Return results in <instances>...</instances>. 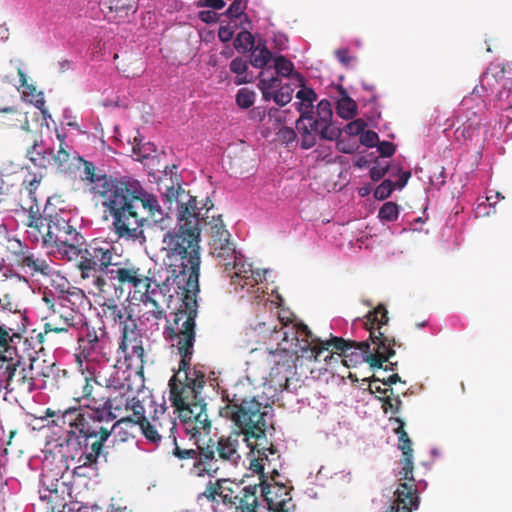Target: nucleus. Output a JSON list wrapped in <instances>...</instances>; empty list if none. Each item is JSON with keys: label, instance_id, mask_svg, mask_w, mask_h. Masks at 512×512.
<instances>
[{"label": "nucleus", "instance_id": "nucleus-36", "mask_svg": "<svg viewBox=\"0 0 512 512\" xmlns=\"http://www.w3.org/2000/svg\"><path fill=\"white\" fill-rule=\"evenodd\" d=\"M192 198L195 199V201H197V198L195 196H192L190 195ZM197 204V202H195ZM214 207V204L213 202L209 199V198H206L205 200V203L203 204V206L201 208H199L197 205H196V212H199L200 213V225L201 224H204V225H209L210 228L212 229V225H214L216 223V220L218 219H222L221 218V215H218L217 217H215L214 215L212 216H209L208 213L210 212L211 209H213Z\"/></svg>", "mask_w": 512, "mask_h": 512}, {"label": "nucleus", "instance_id": "nucleus-51", "mask_svg": "<svg viewBox=\"0 0 512 512\" xmlns=\"http://www.w3.org/2000/svg\"><path fill=\"white\" fill-rule=\"evenodd\" d=\"M133 152L142 159H148L156 152V146L150 142L144 144L139 142L133 146Z\"/></svg>", "mask_w": 512, "mask_h": 512}, {"label": "nucleus", "instance_id": "nucleus-57", "mask_svg": "<svg viewBox=\"0 0 512 512\" xmlns=\"http://www.w3.org/2000/svg\"><path fill=\"white\" fill-rule=\"evenodd\" d=\"M277 136H278V139L289 145L290 143H293L295 142L296 138H297V134L296 132L294 131L293 128L291 127H287V126H284L282 127L278 133H277Z\"/></svg>", "mask_w": 512, "mask_h": 512}, {"label": "nucleus", "instance_id": "nucleus-64", "mask_svg": "<svg viewBox=\"0 0 512 512\" xmlns=\"http://www.w3.org/2000/svg\"><path fill=\"white\" fill-rule=\"evenodd\" d=\"M106 512H132L122 501L112 499Z\"/></svg>", "mask_w": 512, "mask_h": 512}, {"label": "nucleus", "instance_id": "nucleus-40", "mask_svg": "<svg viewBox=\"0 0 512 512\" xmlns=\"http://www.w3.org/2000/svg\"><path fill=\"white\" fill-rule=\"evenodd\" d=\"M295 107L300 114V117L296 120V125H300L304 133L308 134L306 128L304 127V122L310 115L316 113V110L314 109V104L309 105V103L306 102H296Z\"/></svg>", "mask_w": 512, "mask_h": 512}, {"label": "nucleus", "instance_id": "nucleus-60", "mask_svg": "<svg viewBox=\"0 0 512 512\" xmlns=\"http://www.w3.org/2000/svg\"><path fill=\"white\" fill-rule=\"evenodd\" d=\"M247 69V62L240 57L233 59L230 63V70L237 75H243Z\"/></svg>", "mask_w": 512, "mask_h": 512}, {"label": "nucleus", "instance_id": "nucleus-42", "mask_svg": "<svg viewBox=\"0 0 512 512\" xmlns=\"http://www.w3.org/2000/svg\"><path fill=\"white\" fill-rule=\"evenodd\" d=\"M234 46L237 51L251 50L254 46V37L249 31H241L235 38Z\"/></svg>", "mask_w": 512, "mask_h": 512}, {"label": "nucleus", "instance_id": "nucleus-50", "mask_svg": "<svg viewBox=\"0 0 512 512\" xmlns=\"http://www.w3.org/2000/svg\"><path fill=\"white\" fill-rule=\"evenodd\" d=\"M395 187V183L391 180H384L380 185L376 187L374 190V197L378 200H385L388 198L393 192Z\"/></svg>", "mask_w": 512, "mask_h": 512}, {"label": "nucleus", "instance_id": "nucleus-38", "mask_svg": "<svg viewBox=\"0 0 512 512\" xmlns=\"http://www.w3.org/2000/svg\"><path fill=\"white\" fill-rule=\"evenodd\" d=\"M295 76L302 86V89L296 93V98L299 99V102H306L309 103V105L314 104L317 100L316 92L312 88L305 86L304 78L299 73H296Z\"/></svg>", "mask_w": 512, "mask_h": 512}, {"label": "nucleus", "instance_id": "nucleus-49", "mask_svg": "<svg viewBox=\"0 0 512 512\" xmlns=\"http://www.w3.org/2000/svg\"><path fill=\"white\" fill-rule=\"evenodd\" d=\"M51 149L38 150V145L34 142V166L41 168H47L49 165H53V159L48 158V152Z\"/></svg>", "mask_w": 512, "mask_h": 512}, {"label": "nucleus", "instance_id": "nucleus-34", "mask_svg": "<svg viewBox=\"0 0 512 512\" xmlns=\"http://www.w3.org/2000/svg\"><path fill=\"white\" fill-rule=\"evenodd\" d=\"M14 244H12L13 252L17 256L21 257V262L28 268H32V253L30 246L26 241H21L18 238H14Z\"/></svg>", "mask_w": 512, "mask_h": 512}, {"label": "nucleus", "instance_id": "nucleus-15", "mask_svg": "<svg viewBox=\"0 0 512 512\" xmlns=\"http://www.w3.org/2000/svg\"><path fill=\"white\" fill-rule=\"evenodd\" d=\"M118 354H123L127 367L133 365L142 368L145 361V351L143 347V337L137 329L136 322H128L121 331V342L119 344Z\"/></svg>", "mask_w": 512, "mask_h": 512}, {"label": "nucleus", "instance_id": "nucleus-45", "mask_svg": "<svg viewBox=\"0 0 512 512\" xmlns=\"http://www.w3.org/2000/svg\"><path fill=\"white\" fill-rule=\"evenodd\" d=\"M274 66L276 69V73L283 77H289L293 73V63L282 55L275 58Z\"/></svg>", "mask_w": 512, "mask_h": 512}, {"label": "nucleus", "instance_id": "nucleus-41", "mask_svg": "<svg viewBox=\"0 0 512 512\" xmlns=\"http://www.w3.org/2000/svg\"><path fill=\"white\" fill-rule=\"evenodd\" d=\"M63 300L73 306H77L76 310L79 311L80 306L85 304L87 298L81 289L73 287L67 290L66 294L63 296Z\"/></svg>", "mask_w": 512, "mask_h": 512}, {"label": "nucleus", "instance_id": "nucleus-14", "mask_svg": "<svg viewBox=\"0 0 512 512\" xmlns=\"http://www.w3.org/2000/svg\"><path fill=\"white\" fill-rule=\"evenodd\" d=\"M104 335V331L99 335L98 331L89 324L77 333V347L74 356L78 370H82L85 365L96 366L97 355L104 349Z\"/></svg>", "mask_w": 512, "mask_h": 512}, {"label": "nucleus", "instance_id": "nucleus-52", "mask_svg": "<svg viewBox=\"0 0 512 512\" xmlns=\"http://www.w3.org/2000/svg\"><path fill=\"white\" fill-rule=\"evenodd\" d=\"M379 399L382 401V408L385 413H387L388 410H392L393 413H395V414L400 411L402 401L400 400L399 396L392 398L391 394H390V395L381 397Z\"/></svg>", "mask_w": 512, "mask_h": 512}, {"label": "nucleus", "instance_id": "nucleus-4", "mask_svg": "<svg viewBox=\"0 0 512 512\" xmlns=\"http://www.w3.org/2000/svg\"><path fill=\"white\" fill-rule=\"evenodd\" d=\"M366 329L369 331V340L357 342L342 337L330 336L329 344L340 357L346 367H354L364 362L372 369L382 368V364L395 355V347H401L394 336L387 333L389 321L388 311L383 304L377 305L366 315Z\"/></svg>", "mask_w": 512, "mask_h": 512}, {"label": "nucleus", "instance_id": "nucleus-10", "mask_svg": "<svg viewBox=\"0 0 512 512\" xmlns=\"http://www.w3.org/2000/svg\"><path fill=\"white\" fill-rule=\"evenodd\" d=\"M77 257L72 259L80 271L82 279H93V285L98 292L101 288V280H104L105 274L110 272L115 254L114 246L107 241L93 239L89 243L79 244L75 249Z\"/></svg>", "mask_w": 512, "mask_h": 512}, {"label": "nucleus", "instance_id": "nucleus-32", "mask_svg": "<svg viewBox=\"0 0 512 512\" xmlns=\"http://www.w3.org/2000/svg\"><path fill=\"white\" fill-rule=\"evenodd\" d=\"M272 59V53L265 45L258 44L251 52V65L255 68L265 67Z\"/></svg>", "mask_w": 512, "mask_h": 512}, {"label": "nucleus", "instance_id": "nucleus-30", "mask_svg": "<svg viewBox=\"0 0 512 512\" xmlns=\"http://www.w3.org/2000/svg\"><path fill=\"white\" fill-rule=\"evenodd\" d=\"M504 74V67L495 66L488 68L481 77L482 87L493 92L495 89V84L501 80H504Z\"/></svg>", "mask_w": 512, "mask_h": 512}, {"label": "nucleus", "instance_id": "nucleus-56", "mask_svg": "<svg viewBox=\"0 0 512 512\" xmlns=\"http://www.w3.org/2000/svg\"><path fill=\"white\" fill-rule=\"evenodd\" d=\"M366 122L363 120V119H356L354 121H351L349 122L345 128H344V131L348 134V135H351V136H356V135H360L363 133L365 127H366Z\"/></svg>", "mask_w": 512, "mask_h": 512}, {"label": "nucleus", "instance_id": "nucleus-43", "mask_svg": "<svg viewBox=\"0 0 512 512\" xmlns=\"http://www.w3.org/2000/svg\"><path fill=\"white\" fill-rule=\"evenodd\" d=\"M280 79L278 76H273L269 79L266 78H260L258 87L262 92L263 98L265 100H270L271 95L274 93L272 90L274 88H277L280 85Z\"/></svg>", "mask_w": 512, "mask_h": 512}, {"label": "nucleus", "instance_id": "nucleus-54", "mask_svg": "<svg viewBox=\"0 0 512 512\" xmlns=\"http://www.w3.org/2000/svg\"><path fill=\"white\" fill-rule=\"evenodd\" d=\"M247 7L246 0H234L226 11V15L230 18L240 17Z\"/></svg>", "mask_w": 512, "mask_h": 512}, {"label": "nucleus", "instance_id": "nucleus-17", "mask_svg": "<svg viewBox=\"0 0 512 512\" xmlns=\"http://www.w3.org/2000/svg\"><path fill=\"white\" fill-rule=\"evenodd\" d=\"M245 491L242 483H237L230 479H217L216 481H209L205 490L198 495V500L205 498L209 502H218L219 497L221 502L228 509L231 504H235L236 498Z\"/></svg>", "mask_w": 512, "mask_h": 512}, {"label": "nucleus", "instance_id": "nucleus-44", "mask_svg": "<svg viewBox=\"0 0 512 512\" xmlns=\"http://www.w3.org/2000/svg\"><path fill=\"white\" fill-rule=\"evenodd\" d=\"M255 93L247 88H242L237 92L236 103L239 107L247 109L254 104Z\"/></svg>", "mask_w": 512, "mask_h": 512}, {"label": "nucleus", "instance_id": "nucleus-8", "mask_svg": "<svg viewBox=\"0 0 512 512\" xmlns=\"http://www.w3.org/2000/svg\"><path fill=\"white\" fill-rule=\"evenodd\" d=\"M211 254L219 260L224 267L223 272L231 279V283L245 286H254L261 281V274L254 273L250 264L245 263L243 256L236 252L234 244L230 240V233L225 229L222 219L216 220L212 225L211 241L209 243Z\"/></svg>", "mask_w": 512, "mask_h": 512}, {"label": "nucleus", "instance_id": "nucleus-46", "mask_svg": "<svg viewBox=\"0 0 512 512\" xmlns=\"http://www.w3.org/2000/svg\"><path fill=\"white\" fill-rule=\"evenodd\" d=\"M48 158L53 159V165L56 166V168L64 170L66 164L69 162L70 155L66 150L60 147L57 154L51 149V151L48 152Z\"/></svg>", "mask_w": 512, "mask_h": 512}, {"label": "nucleus", "instance_id": "nucleus-23", "mask_svg": "<svg viewBox=\"0 0 512 512\" xmlns=\"http://www.w3.org/2000/svg\"><path fill=\"white\" fill-rule=\"evenodd\" d=\"M273 489H277V491L273 492L270 484L262 482L261 493L267 502L269 512H288L286 508L287 498L278 499V491L283 493L286 497L289 495L286 487L284 485H276ZM288 500H290V498H288Z\"/></svg>", "mask_w": 512, "mask_h": 512}, {"label": "nucleus", "instance_id": "nucleus-61", "mask_svg": "<svg viewBox=\"0 0 512 512\" xmlns=\"http://www.w3.org/2000/svg\"><path fill=\"white\" fill-rule=\"evenodd\" d=\"M388 165H381L377 163L370 169V177L373 181L382 179L388 171Z\"/></svg>", "mask_w": 512, "mask_h": 512}, {"label": "nucleus", "instance_id": "nucleus-13", "mask_svg": "<svg viewBox=\"0 0 512 512\" xmlns=\"http://www.w3.org/2000/svg\"><path fill=\"white\" fill-rule=\"evenodd\" d=\"M84 377L85 384L82 388L81 398L89 401L95 407L112 408L111 400L104 394V389L118 390L122 387L121 380L111 375L107 377L101 371H96L94 365H85L78 370Z\"/></svg>", "mask_w": 512, "mask_h": 512}, {"label": "nucleus", "instance_id": "nucleus-25", "mask_svg": "<svg viewBox=\"0 0 512 512\" xmlns=\"http://www.w3.org/2000/svg\"><path fill=\"white\" fill-rule=\"evenodd\" d=\"M173 444L172 454L181 461H191L192 467L191 472L197 476H204L206 471H202V467H199L198 462L200 461V448L197 449H182L177 444V439L171 441Z\"/></svg>", "mask_w": 512, "mask_h": 512}, {"label": "nucleus", "instance_id": "nucleus-47", "mask_svg": "<svg viewBox=\"0 0 512 512\" xmlns=\"http://www.w3.org/2000/svg\"><path fill=\"white\" fill-rule=\"evenodd\" d=\"M64 278L61 276V278H53L51 280L45 275H37L34 277V289L36 290H51L50 287H56L59 286V280H63Z\"/></svg>", "mask_w": 512, "mask_h": 512}, {"label": "nucleus", "instance_id": "nucleus-1", "mask_svg": "<svg viewBox=\"0 0 512 512\" xmlns=\"http://www.w3.org/2000/svg\"><path fill=\"white\" fill-rule=\"evenodd\" d=\"M166 201L175 203L179 229L168 231L162 240L161 253L167 275L162 282H156L163 294L172 292L183 299L182 307L174 314L164 333H179L195 330L197 317V293L200 272V213L196 212V201L180 185L168 187L164 194Z\"/></svg>", "mask_w": 512, "mask_h": 512}, {"label": "nucleus", "instance_id": "nucleus-29", "mask_svg": "<svg viewBox=\"0 0 512 512\" xmlns=\"http://www.w3.org/2000/svg\"><path fill=\"white\" fill-rule=\"evenodd\" d=\"M60 322L64 324L68 330L71 328L77 333L89 324L84 314L75 308H71L68 312H62L60 314Z\"/></svg>", "mask_w": 512, "mask_h": 512}, {"label": "nucleus", "instance_id": "nucleus-3", "mask_svg": "<svg viewBox=\"0 0 512 512\" xmlns=\"http://www.w3.org/2000/svg\"><path fill=\"white\" fill-rule=\"evenodd\" d=\"M163 334L181 357L178 370L168 383L169 400L178 412L184 432L196 444L203 436H209L212 427L206 411L207 404L201 396L206 375L196 368L190 369L196 332L189 330Z\"/></svg>", "mask_w": 512, "mask_h": 512}, {"label": "nucleus", "instance_id": "nucleus-31", "mask_svg": "<svg viewBox=\"0 0 512 512\" xmlns=\"http://www.w3.org/2000/svg\"><path fill=\"white\" fill-rule=\"evenodd\" d=\"M37 275H45L51 280L53 278H61L60 272L56 269L54 263L45 259H34V277Z\"/></svg>", "mask_w": 512, "mask_h": 512}, {"label": "nucleus", "instance_id": "nucleus-58", "mask_svg": "<svg viewBox=\"0 0 512 512\" xmlns=\"http://www.w3.org/2000/svg\"><path fill=\"white\" fill-rule=\"evenodd\" d=\"M378 141V134L372 130L363 131V133L360 136V143L368 148L376 146Z\"/></svg>", "mask_w": 512, "mask_h": 512}, {"label": "nucleus", "instance_id": "nucleus-20", "mask_svg": "<svg viewBox=\"0 0 512 512\" xmlns=\"http://www.w3.org/2000/svg\"><path fill=\"white\" fill-rule=\"evenodd\" d=\"M105 301L100 304L101 308V318L103 323H108L112 326L119 325L122 330L123 326H125L128 322H135L132 319L128 308L123 304H118L115 301V297H103Z\"/></svg>", "mask_w": 512, "mask_h": 512}, {"label": "nucleus", "instance_id": "nucleus-37", "mask_svg": "<svg viewBox=\"0 0 512 512\" xmlns=\"http://www.w3.org/2000/svg\"><path fill=\"white\" fill-rule=\"evenodd\" d=\"M399 216V206L394 202H386L379 209L378 217L382 221L393 222L398 219Z\"/></svg>", "mask_w": 512, "mask_h": 512}, {"label": "nucleus", "instance_id": "nucleus-12", "mask_svg": "<svg viewBox=\"0 0 512 512\" xmlns=\"http://www.w3.org/2000/svg\"><path fill=\"white\" fill-rule=\"evenodd\" d=\"M332 105L330 101L322 99L316 107V113L310 115L304 122V127L307 133L301 129L300 125H296V129L301 135V147L303 149H310L317 143L319 136L324 140H337L342 130L332 124Z\"/></svg>", "mask_w": 512, "mask_h": 512}, {"label": "nucleus", "instance_id": "nucleus-27", "mask_svg": "<svg viewBox=\"0 0 512 512\" xmlns=\"http://www.w3.org/2000/svg\"><path fill=\"white\" fill-rule=\"evenodd\" d=\"M126 410L131 411L132 416L121 418L120 420L117 421L118 425H121L123 423H132V424L140 425L144 421L148 420L145 417L144 405L141 403L140 400L136 399L135 397L127 400Z\"/></svg>", "mask_w": 512, "mask_h": 512}, {"label": "nucleus", "instance_id": "nucleus-16", "mask_svg": "<svg viewBox=\"0 0 512 512\" xmlns=\"http://www.w3.org/2000/svg\"><path fill=\"white\" fill-rule=\"evenodd\" d=\"M279 324V329L277 326L274 327V333L276 335H281L282 340L286 344L291 341L290 345H284L281 348L286 352L297 354L301 350H306V348L312 345L313 342L318 341V338L313 335L312 331L306 324L299 323L294 324L291 327L282 323V321H280Z\"/></svg>", "mask_w": 512, "mask_h": 512}, {"label": "nucleus", "instance_id": "nucleus-2", "mask_svg": "<svg viewBox=\"0 0 512 512\" xmlns=\"http://www.w3.org/2000/svg\"><path fill=\"white\" fill-rule=\"evenodd\" d=\"M81 161L82 181L90 185L94 195L101 197L102 205L113 217L114 232L120 238H144V222L162 223L168 217L157 197L147 192L139 181L113 178L98 170L92 162L83 159Z\"/></svg>", "mask_w": 512, "mask_h": 512}, {"label": "nucleus", "instance_id": "nucleus-18", "mask_svg": "<svg viewBox=\"0 0 512 512\" xmlns=\"http://www.w3.org/2000/svg\"><path fill=\"white\" fill-rule=\"evenodd\" d=\"M483 112L484 105L481 102H475L473 99H464L461 114L457 117L461 125L456 129V133H461L466 139L473 138L482 124Z\"/></svg>", "mask_w": 512, "mask_h": 512}, {"label": "nucleus", "instance_id": "nucleus-22", "mask_svg": "<svg viewBox=\"0 0 512 512\" xmlns=\"http://www.w3.org/2000/svg\"><path fill=\"white\" fill-rule=\"evenodd\" d=\"M56 296L52 290L34 289V315L42 321L55 316Z\"/></svg>", "mask_w": 512, "mask_h": 512}, {"label": "nucleus", "instance_id": "nucleus-26", "mask_svg": "<svg viewBox=\"0 0 512 512\" xmlns=\"http://www.w3.org/2000/svg\"><path fill=\"white\" fill-rule=\"evenodd\" d=\"M302 356L308 357L310 359H314V361H325L328 362L333 358V345L329 344V339L326 341H322L318 338V341H315L310 345L306 350H301Z\"/></svg>", "mask_w": 512, "mask_h": 512}, {"label": "nucleus", "instance_id": "nucleus-7", "mask_svg": "<svg viewBox=\"0 0 512 512\" xmlns=\"http://www.w3.org/2000/svg\"><path fill=\"white\" fill-rule=\"evenodd\" d=\"M110 270L105 274L106 279L101 280L99 296L120 299L125 293L133 292L134 299H144L152 284L156 286V282L163 281L156 279L145 264L130 260L115 262Z\"/></svg>", "mask_w": 512, "mask_h": 512}, {"label": "nucleus", "instance_id": "nucleus-5", "mask_svg": "<svg viewBox=\"0 0 512 512\" xmlns=\"http://www.w3.org/2000/svg\"><path fill=\"white\" fill-rule=\"evenodd\" d=\"M111 409L94 407L87 415L77 409H70L63 414L64 421H68L79 432L77 440L81 452L77 459L78 468L95 467L100 457L106 460L104 444L118 426Z\"/></svg>", "mask_w": 512, "mask_h": 512}, {"label": "nucleus", "instance_id": "nucleus-63", "mask_svg": "<svg viewBox=\"0 0 512 512\" xmlns=\"http://www.w3.org/2000/svg\"><path fill=\"white\" fill-rule=\"evenodd\" d=\"M372 382H381L383 385L388 386L391 388L393 384H396L397 382H401V378L397 373H394L390 375L387 378H380L376 375L372 376Z\"/></svg>", "mask_w": 512, "mask_h": 512}, {"label": "nucleus", "instance_id": "nucleus-48", "mask_svg": "<svg viewBox=\"0 0 512 512\" xmlns=\"http://www.w3.org/2000/svg\"><path fill=\"white\" fill-rule=\"evenodd\" d=\"M139 427L142 431V434L149 442L158 445L160 441L163 439L162 436L158 433V431L152 428L148 420L141 423Z\"/></svg>", "mask_w": 512, "mask_h": 512}, {"label": "nucleus", "instance_id": "nucleus-6", "mask_svg": "<svg viewBox=\"0 0 512 512\" xmlns=\"http://www.w3.org/2000/svg\"><path fill=\"white\" fill-rule=\"evenodd\" d=\"M226 405L220 409V415L231 420L243 434V442L251 451L259 450L258 441L266 440L268 406L263 407L255 397H246L238 393L226 392Z\"/></svg>", "mask_w": 512, "mask_h": 512}, {"label": "nucleus", "instance_id": "nucleus-28", "mask_svg": "<svg viewBox=\"0 0 512 512\" xmlns=\"http://www.w3.org/2000/svg\"><path fill=\"white\" fill-rule=\"evenodd\" d=\"M339 93L341 97L336 106L337 114L342 119H352L357 114V104L348 96L346 90L342 86L339 87Z\"/></svg>", "mask_w": 512, "mask_h": 512}, {"label": "nucleus", "instance_id": "nucleus-19", "mask_svg": "<svg viewBox=\"0 0 512 512\" xmlns=\"http://www.w3.org/2000/svg\"><path fill=\"white\" fill-rule=\"evenodd\" d=\"M41 348L34 356V389H45L48 386H55L60 369L56 366L53 356L49 359H41Z\"/></svg>", "mask_w": 512, "mask_h": 512}, {"label": "nucleus", "instance_id": "nucleus-35", "mask_svg": "<svg viewBox=\"0 0 512 512\" xmlns=\"http://www.w3.org/2000/svg\"><path fill=\"white\" fill-rule=\"evenodd\" d=\"M67 331L68 329L65 327V325L60 322V316L57 317L55 315L52 316L50 320L44 324V332H40L37 334V340L40 344H43L45 342V337L50 332L62 333Z\"/></svg>", "mask_w": 512, "mask_h": 512}, {"label": "nucleus", "instance_id": "nucleus-33", "mask_svg": "<svg viewBox=\"0 0 512 512\" xmlns=\"http://www.w3.org/2000/svg\"><path fill=\"white\" fill-rule=\"evenodd\" d=\"M138 300L143 302L144 305L151 306V308L149 310H147L143 315L147 321H150V320L159 321V320L165 318V311L162 308H160L158 303L152 298V296L150 295V290L147 293V297H145L144 299H138Z\"/></svg>", "mask_w": 512, "mask_h": 512}, {"label": "nucleus", "instance_id": "nucleus-24", "mask_svg": "<svg viewBox=\"0 0 512 512\" xmlns=\"http://www.w3.org/2000/svg\"><path fill=\"white\" fill-rule=\"evenodd\" d=\"M245 491L234 500L236 503L231 504L230 510L234 509L235 512H257L258 507V485L244 486Z\"/></svg>", "mask_w": 512, "mask_h": 512}, {"label": "nucleus", "instance_id": "nucleus-53", "mask_svg": "<svg viewBox=\"0 0 512 512\" xmlns=\"http://www.w3.org/2000/svg\"><path fill=\"white\" fill-rule=\"evenodd\" d=\"M18 75L20 85L16 86L17 90L19 91L20 87H25V90L22 93V99L26 103L32 104V86L27 84L26 74H24L21 69H18Z\"/></svg>", "mask_w": 512, "mask_h": 512}, {"label": "nucleus", "instance_id": "nucleus-62", "mask_svg": "<svg viewBox=\"0 0 512 512\" xmlns=\"http://www.w3.org/2000/svg\"><path fill=\"white\" fill-rule=\"evenodd\" d=\"M395 150L396 147L392 142L382 141L378 144V151L382 157H391Z\"/></svg>", "mask_w": 512, "mask_h": 512}, {"label": "nucleus", "instance_id": "nucleus-21", "mask_svg": "<svg viewBox=\"0 0 512 512\" xmlns=\"http://www.w3.org/2000/svg\"><path fill=\"white\" fill-rule=\"evenodd\" d=\"M148 422L152 428L158 431L163 439L175 441L176 419L167 412L165 407L161 406L159 409H155L154 415L148 419Z\"/></svg>", "mask_w": 512, "mask_h": 512}, {"label": "nucleus", "instance_id": "nucleus-9", "mask_svg": "<svg viewBox=\"0 0 512 512\" xmlns=\"http://www.w3.org/2000/svg\"><path fill=\"white\" fill-rule=\"evenodd\" d=\"M41 242L47 254L59 255L72 262L77 257L75 249L84 244V237L62 218L36 216L34 213V244Z\"/></svg>", "mask_w": 512, "mask_h": 512}, {"label": "nucleus", "instance_id": "nucleus-55", "mask_svg": "<svg viewBox=\"0 0 512 512\" xmlns=\"http://www.w3.org/2000/svg\"><path fill=\"white\" fill-rule=\"evenodd\" d=\"M34 107L39 109L42 114L41 125H45L48 128L49 127L48 119H51V115L49 114L48 110L45 108V100H44L42 92H39L36 95V99L34 101Z\"/></svg>", "mask_w": 512, "mask_h": 512}, {"label": "nucleus", "instance_id": "nucleus-11", "mask_svg": "<svg viewBox=\"0 0 512 512\" xmlns=\"http://www.w3.org/2000/svg\"><path fill=\"white\" fill-rule=\"evenodd\" d=\"M240 439L243 440V434L237 430L228 435L220 436L216 441L211 437L203 436L195 445L200 448L199 467L206 471L207 475L212 476L220 470V461L237 464L241 458L239 453Z\"/></svg>", "mask_w": 512, "mask_h": 512}, {"label": "nucleus", "instance_id": "nucleus-59", "mask_svg": "<svg viewBox=\"0 0 512 512\" xmlns=\"http://www.w3.org/2000/svg\"><path fill=\"white\" fill-rule=\"evenodd\" d=\"M334 54L339 62L345 67H350L352 63L356 61V57L350 55L349 50L345 48L336 50Z\"/></svg>", "mask_w": 512, "mask_h": 512}, {"label": "nucleus", "instance_id": "nucleus-39", "mask_svg": "<svg viewBox=\"0 0 512 512\" xmlns=\"http://www.w3.org/2000/svg\"><path fill=\"white\" fill-rule=\"evenodd\" d=\"M293 92L294 89L292 86L290 84H285L271 95V99H273L276 104L285 106L292 100Z\"/></svg>", "mask_w": 512, "mask_h": 512}]
</instances>
